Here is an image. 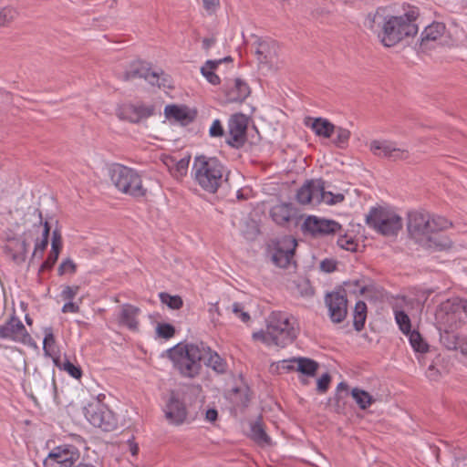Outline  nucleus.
<instances>
[{
  "label": "nucleus",
  "instance_id": "60",
  "mask_svg": "<svg viewBox=\"0 0 467 467\" xmlns=\"http://www.w3.org/2000/svg\"><path fill=\"white\" fill-rule=\"evenodd\" d=\"M218 417V412L214 409H210L206 411L205 418L208 421L213 422L216 420Z\"/></svg>",
  "mask_w": 467,
  "mask_h": 467
},
{
  "label": "nucleus",
  "instance_id": "36",
  "mask_svg": "<svg viewBox=\"0 0 467 467\" xmlns=\"http://www.w3.org/2000/svg\"><path fill=\"white\" fill-rule=\"evenodd\" d=\"M367 318V305L363 301H358L354 308V327L360 331L363 329Z\"/></svg>",
  "mask_w": 467,
  "mask_h": 467
},
{
  "label": "nucleus",
  "instance_id": "59",
  "mask_svg": "<svg viewBox=\"0 0 467 467\" xmlns=\"http://www.w3.org/2000/svg\"><path fill=\"white\" fill-rule=\"evenodd\" d=\"M177 160L178 159L176 157L171 156V155H163L162 158H161V161H162L163 164L168 168L170 172L173 171L175 161Z\"/></svg>",
  "mask_w": 467,
  "mask_h": 467
},
{
  "label": "nucleus",
  "instance_id": "52",
  "mask_svg": "<svg viewBox=\"0 0 467 467\" xmlns=\"http://www.w3.org/2000/svg\"><path fill=\"white\" fill-rule=\"evenodd\" d=\"M331 381V377L328 373L323 374L318 379H317V389L319 393H325L328 389L329 383Z\"/></svg>",
  "mask_w": 467,
  "mask_h": 467
},
{
  "label": "nucleus",
  "instance_id": "9",
  "mask_svg": "<svg viewBox=\"0 0 467 467\" xmlns=\"http://www.w3.org/2000/svg\"><path fill=\"white\" fill-rule=\"evenodd\" d=\"M80 458V452L77 447L71 444H64L55 447L44 460L45 467H75Z\"/></svg>",
  "mask_w": 467,
  "mask_h": 467
},
{
  "label": "nucleus",
  "instance_id": "57",
  "mask_svg": "<svg viewBox=\"0 0 467 467\" xmlns=\"http://www.w3.org/2000/svg\"><path fill=\"white\" fill-rule=\"evenodd\" d=\"M320 268L326 273H331L336 270L337 264L334 260L325 259L320 263Z\"/></svg>",
  "mask_w": 467,
  "mask_h": 467
},
{
  "label": "nucleus",
  "instance_id": "12",
  "mask_svg": "<svg viewBox=\"0 0 467 467\" xmlns=\"http://www.w3.org/2000/svg\"><path fill=\"white\" fill-rule=\"evenodd\" d=\"M462 312L467 317V298L456 297L440 305L436 318L445 325L452 326L457 323L458 315Z\"/></svg>",
  "mask_w": 467,
  "mask_h": 467
},
{
  "label": "nucleus",
  "instance_id": "33",
  "mask_svg": "<svg viewBox=\"0 0 467 467\" xmlns=\"http://www.w3.org/2000/svg\"><path fill=\"white\" fill-rule=\"evenodd\" d=\"M251 435L253 440L262 446H269L271 444V438L265 431L263 424L257 420L251 425Z\"/></svg>",
  "mask_w": 467,
  "mask_h": 467
},
{
  "label": "nucleus",
  "instance_id": "18",
  "mask_svg": "<svg viewBox=\"0 0 467 467\" xmlns=\"http://www.w3.org/2000/svg\"><path fill=\"white\" fill-rule=\"evenodd\" d=\"M30 337L22 321L12 316L5 324L0 326V338L14 342L26 343Z\"/></svg>",
  "mask_w": 467,
  "mask_h": 467
},
{
  "label": "nucleus",
  "instance_id": "40",
  "mask_svg": "<svg viewBox=\"0 0 467 467\" xmlns=\"http://www.w3.org/2000/svg\"><path fill=\"white\" fill-rule=\"evenodd\" d=\"M394 316L396 323L403 334L410 333L411 330V324L409 316L402 310L394 309Z\"/></svg>",
  "mask_w": 467,
  "mask_h": 467
},
{
  "label": "nucleus",
  "instance_id": "7",
  "mask_svg": "<svg viewBox=\"0 0 467 467\" xmlns=\"http://www.w3.org/2000/svg\"><path fill=\"white\" fill-rule=\"evenodd\" d=\"M368 227L384 236L397 235L402 228L401 217L393 210L384 207H373L366 215Z\"/></svg>",
  "mask_w": 467,
  "mask_h": 467
},
{
  "label": "nucleus",
  "instance_id": "62",
  "mask_svg": "<svg viewBox=\"0 0 467 467\" xmlns=\"http://www.w3.org/2000/svg\"><path fill=\"white\" fill-rule=\"evenodd\" d=\"M223 62L222 59L219 60H207L202 67H205L208 69L215 70L217 67Z\"/></svg>",
  "mask_w": 467,
  "mask_h": 467
},
{
  "label": "nucleus",
  "instance_id": "38",
  "mask_svg": "<svg viewBox=\"0 0 467 467\" xmlns=\"http://www.w3.org/2000/svg\"><path fill=\"white\" fill-rule=\"evenodd\" d=\"M164 113L168 119H173L178 121H183L188 119V112L185 108L176 105H167Z\"/></svg>",
  "mask_w": 467,
  "mask_h": 467
},
{
  "label": "nucleus",
  "instance_id": "48",
  "mask_svg": "<svg viewBox=\"0 0 467 467\" xmlns=\"http://www.w3.org/2000/svg\"><path fill=\"white\" fill-rule=\"evenodd\" d=\"M58 255H59L58 252L54 253V251H52V249H51L47 258L40 265L39 272L50 270L54 266L56 262L57 261Z\"/></svg>",
  "mask_w": 467,
  "mask_h": 467
},
{
  "label": "nucleus",
  "instance_id": "14",
  "mask_svg": "<svg viewBox=\"0 0 467 467\" xmlns=\"http://www.w3.org/2000/svg\"><path fill=\"white\" fill-rule=\"evenodd\" d=\"M302 229L313 236H319L337 233L341 225L334 220L309 215L305 219Z\"/></svg>",
  "mask_w": 467,
  "mask_h": 467
},
{
  "label": "nucleus",
  "instance_id": "25",
  "mask_svg": "<svg viewBox=\"0 0 467 467\" xmlns=\"http://www.w3.org/2000/svg\"><path fill=\"white\" fill-rule=\"evenodd\" d=\"M153 109L144 105H128L123 107L119 116L130 122L137 123L152 115Z\"/></svg>",
  "mask_w": 467,
  "mask_h": 467
},
{
  "label": "nucleus",
  "instance_id": "23",
  "mask_svg": "<svg viewBox=\"0 0 467 467\" xmlns=\"http://www.w3.org/2000/svg\"><path fill=\"white\" fill-rule=\"evenodd\" d=\"M250 94L249 86L240 78H235L225 88L226 102H243Z\"/></svg>",
  "mask_w": 467,
  "mask_h": 467
},
{
  "label": "nucleus",
  "instance_id": "28",
  "mask_svg": "<svg viewBox=\"0 0 467 467\" xmlns=\"http://www.w3.org/2000/svg\"><path fill=\"white\" fill-rule=\"evenodd\" d=\"M294 213L295 210L291 203L276 204L270 211L272 219L279 225H285L289 223Z\"/></svg>",
  "mask_w": 467,
  "mask_h": 467
},
{
  "label": "nucleus",
  "instance_id": "1",
  "mask_svg": "<svg viewBox=\"0 0 467 467\" xmlns=\"http://www.w3.org/2000/svg\"><path fill=\"white\" fill-rule=\"evenodd\" d=\"M419 11L416 7L409 9L400 16H389L383 17L378 12L368 17L369 27L377 31L376 25L380 26L378 36L380 42L387 47H391L399 44L407 37L414 36L419 31L417 19Z\"/></svg>",
  "mask_w": 467,
  "mask_h": 467
},
{
  "label": "nucleus",
  "instance_id": "35",
  "mask_svg": "<svg viewBox=\"0 0 467 467\" xmlns=\"http://www.w3.org/2000/svg\"><path fill=\"white\" fill-rule=\"evenodd\" d=\"M56 366L61 370L66 371L70 377L79 379L82 377V369L78 365L73 364L70 360L65 359L63 361L58 358L54 359Z\"/></svg>",
  "mask_w": 467,
  "mask_h": 467
},
{
  "label": "nucleus",
  "instance_id": "37",
  "mask_svg": "<svg viewBox=\"0 0 467 467\" xmlns=\"http://www.w3.org/2000/svg\"><path fill=\"white\" fill-rule=\"evenodd\" d=\"M334 134H336V137L332 140L333 144L339 149H346L351 136L350 130L340 126H336Z\"/></svg>",
  "mask_w": 467,
  "mask_h": 467
},
{
  "label": "nucleus",
  "instance_id": "29",
  "mask_svg": "<svg viewBox=\"0 0 467 467\" xmlns=\"http://www.w3.org/2000/svg\"><path fill=\"white\" fill-rule=\"evenodd\" d=\"M204 365L217 374H224L228 369L227 362L219 354L209 347V352L203 355Z\"/></svg>",
  "mask_w": 467,
  "mask_h": 467
},
{
  "label": "nucleus",
  "instance_id": "5",
  "mask_svg": "<svg viewBox=\"0 0 467 467\" xmlns=\"http://www.w3.org/2000/svg\"><path fill=\"white\" fill-rule=\"evenodd\" d=\"M192 172L196 183L209 193H215L229 175L227 168L217 158L204 155L194 158Z\"/></svg>",
  "mask_w": 467,
  "mask_h": 467
},
{
  "label": "nucleus",
  "instance_id": "61",
  "mask_svg": "<svg viewBox=\"0 0 467 467\" xmlns=\"http://www.w3.org/2000/svg\"><path fill=\"white\" fill-rule=\"evenodd\" d=\"M206 10H213L219 5V0H202Z\"/></svg>",
  "mask_w": 467,
  "mask_h": 467
},
{
  "label": "nucleus",
  "instance_id": "54",
  "mask_svg": "<svg viewBox=\"0 0 467 467\" xmlns=\"http://www.w3.org/2000/svg\"><path fill=\"white\" fill-rule=\"evenodd\" d=\"M224 133L223 125L219 119H214L210 127L209 134L211 137H222Z\"/></svg>",
  "mask_w": 467,
  "mask_h": 467
},
{
  "label": "nucleus",
  "instance_id": "55",
  "mask_svg": "<svg viewBox=\"0 0 467 467\" xmlns=\"http://www.w3.org/2000/svg\"><path fill=\"white\" fill-rule=\"evenodd\" d=\"M62 247L61 235L58 231L55 230L52 234L51 249L52 251L60 253Z\"/></svg>",
  "mask_w": 467,
  "mask_h": 467
},
{
  "label": "nucleus",
  "instance_id": "49",
  "mask_svg": "<svg viewBox=\"0 0 467 467\" xmlns=\"http://www.w3.org/2000/svg\"><path fill=\"white\" fill-rule=\"evenodd\" d=\"M78 291H79V286H78V285H74V286L66 285L63 287L60 296L64 300L72 301L75 298V296L78 294Z\"/></svg>",
  "mask_w": 467,
  "mask_h": 467
},
{
  "label": "nucleus",
  "instance_id": "24",
  "mask_svg": "<svg viewBox=\"0 0 467 467\" xmlns=\"http://www.w3.org/2000/svg\"><path fill=\"white\" fill-rule=\"evenodd\" d=\"M445 33L442 23L434 22L424 28L420 35V47L422 50L431 48L432 43L438 41Z\"/></svg>",
  "mask_w": 467,
  "mask_h": 467
},
{
  "label": "nucleus",
  "instance_id": "10",
  "mask_svg": "<svg viewBox=\"0 0 467 467\" xmlns=\"http://www.w3.org/2000/svg\"><path fill=\"white\" fill-rule=\"evenodd\" d=\"M369 150L379 158L392 161L407 160L410 152L407 149L400 147L396 142L388 140H373L368 144Z\"/></svg>",
  "mask_w": 467,
  "mask_h": 467
},
{
  "label": "nucleus",
  "instance_id": "11",
  "mask_svg": "<svg viewBox=\"0 0 467 467\" xmlns=\"http://www.w3.org/2000/svg\"><path fill=\"white\" fill-rule=\"evenodd\" d=\"M296 246V240L290 235L279 238L275 244L272 254L274 264L281 268L290 265L293 263Z\"/></svg>",
  "mask_w": 467,
  "mask_h": 467
},
{
  "label": "nucleus",
  "instance_id": "41",
  "mask_svg": "<svg viewBox=\"0 0 467 467\" xmlns=\"http://www.w3.org/2000/svg\"><path fill=\"white\" fill-rule=\"evenodd\" d=\"M161 302L167 305L171 309H180L182 305V299L179 296H171L168 293L161 292L159 295Z\"/></svg>",
  "mask_w": 467,
  "mask_h": 467
},
{
  "label": "nucleus",
  "instance_id": "39",
  "mask_svg": "<svg viewBox=\"0 0 467 467\" xmlns=\"http://www.w3.org/2000/svg\"><path fill=\"white\" fill-rule=\"evenodd\" d=\"M409 337L410 343L412 348L420 353H425L428 351V345L422 339L420 334L416 330H410V333L405 334Z\"/></svg>",
  "mask_w": 467,
  "mask_h": 467
},
{
  "label": "nucleus",
  "instance_id": "2",
  "mask_svg": "<svg viewBox=\"0 0 467 467\" xmlns=\"http://www.w3.org/2000/svg\"><path fill=\"white\" fill-rule=\"evenodd\" d=\"M450 225V222L442 216L420 212L409 214L408 231L410 236L427 248L445 249L447 244L440 241L436 234Z\"/></svg>",
  "mask_w": 467,
  "mask_h": 467
},
{
  "label": "nucleus",
  "instance_id": "32",
  "mask_svg": "<svg viewBox=\"0 0 467 467\" xmlns=\"http://www.w3.org/2000/svg\"><path fill=\"white\" fill-rule=\"evenodd\" d=\"M50 233V226L47 222H45L44 227H42L41 238L36 237L35 241V248L32 254V259L36 256H42L43 252L46 250L48 244V237Z\"/></svg>",
  "mask_w": 467,
  "mask_h": 467
},
{
  "label": "nucleus",
  "instance_id": "58",
  "mask_svg": "<svg viewBox=\"0 0 467 467\" xmlns=\"http://www.w3.org/2000/svg\"><path fill=\"white\" fill-rule=\"evenodd\" d=\"M79 306L72 301H67L63 306L61 311L63 313H78Z\"/></svg>",
  "mask_w": 467,
  "mask_h": 467
},
{
  "label": "nucleus",
  "instance_id": "17",
  "mask_svg": "<svg viewBox=\"0 0 467 467\" xmlns=\"http://www.w3.org/2000/svg\"><path fill=\"white\" fill-rule=\"evenodd\" d=\"M162 71L151 70L148 64L143 61H134L130 65V67L123 73L122 78L126 81L134 78H144L152 85L160 86V77Z\"/></svg>",
  "mask_w": 467,
  "mask_h": 467
},
{
  "label": "nucleus",
  "instance_id": "56",
  "mask_svg": "<svg viewBox=\"0 0 467 467\" xmlns=\"http://www.w3.org/2000/svg\"><path fill=\"white\" fill-rule=\"evenodd\" d=\"M278 368L285 371L296 370V363L295 361V358L280 361L278 364Z\"/></svg>",
  "mask_w": 467,
  "mask_h": 467
},
{
  "label": "nucleus",
  "instance_id": "16",
  "mask_svg": "<svg viewBox=\"0 0 467 467\" xmlns=\"http://www.w3.org/2000/svg\"><path fill=\"white\" fill-rule=\"evenodd\" d=\"M329 317L335 323L342 322L348 314V300L344 291L332 292L326 296Z\"/></svg>",
  "mask_w": 467,
  "mask_h": 467
},
{
  "label": "nucleus",
  "instance_id": "27",
  "mask_svg": "<svg viewBox=\"0 0 467 467\" xmlns=\"http://www.w3.org/2000/svg\"><path fill=\"white\" fill-rule=\"evenodd\" d=\"M28 243L26 240L13 239L8 241L5 246L6 254L16 264L26 261L28 252Z\"/></svg>",
  "mask_w": 467,
  "mask_h": 467
},
{
  "label": "nucleus",
  "instance_id": "63",
  "mask_svg": "<svg viewBox=\"0 0 467 467\" xmlns=\"http://www.w3.org/2000/svg\"><path fill=\"white\" fill-rule=\"evenodd\" d=\"M304 290L301 291V295L304 296H311L314 295V289L309 285L307 282L303 284Z\"/></svg>",
  "mask_w": 467,
  "mask_h": 467
},
{
  "label": "nucleus",
  "instance_id": "8",
  "mask_svg": "<svg viewBox=\"0 0 467 467\" xmlns=\"http://www.w3.org/2000/svg\"><path fill=\"white\" fill-rule=\"evenodd\" d=\"M85 417L94 427L105 431H113L117 426L114 413L99 400L89 402L84 408Z\"/></svg>",
  "mask_w": 467,
  "mask_h": 467
},
{
  "label": "nucleus",
  "instance_id": "20",
  "mask_svg": "<svg viewBox=\"0 0 467 467\" xmlns=\"http://www.w3.org/2000/svg\"><path fill=\"white\" fill-rule=\"evenodd\" d=\"M164 413L170 423L180 425L184 422L187 417V410L183 402L174 395H171L165 406Z\"/></svg>",
  "mask_w": 467,
  "mask_h": 467
},
{
  "label": "nucleus",
  "instance_id": "34",
  "mask_svg": "<svg viewBox=\"0 0 467 467\" xmlns=\"http://www.w3.org/2000/svg\"><path fill=\"white\" fill-rule=\"evenodd\" d=\"M351 396L360 410L368 409L375 401L368 392L358 388L351 390Z\"/></svg>",
  "mask_w": 467,
  "mask_h": 467
},
{
  "label": "nucleus",
  "instance_id": "6",
  "mask_svg": "<svg viewBox=\"0 0 467 467\" xmlns=\"http://www.w3.org/2000/svg\"><path fill=\"white\" fill-rule=\"evenodd\" d=\"M109 176L111 183L123 194L133 198H141L147 193L141 176L132 168L113 164L109 170Z\"/></svg>",
  "mask_w": 467,
  "mask_h": 467
},
{
  "label": "nucleus",
  "instance_id": "64",
  "mask_svg": "<svg viewBox=\"0 0 467 467\" xmlns=\"http://www.w3.org/2000/svg\"><path fill=\"white\" fill-rule=\"evenodd\" d=\"M214 43H215L214 38H204L202 40V47L204 49H209L214 45Z\"/></svg>",
  "mask_w": 467,
  "mask_h": 467
},
{
  "label": "nucleus",
  "instance_id": "45",
  "mask_svg": "<svg viewBox=\"0 0 467 467\" xmlns=\"http://www.w3.org/2000/svg\"><path fill=\"white\" fill-rule=\"evenodd\" d=\"M189 162L190 157L178 159L175 161L173 171H171V173L176 178L185 175L188 170Z\"/></svg>",
  "mask_w": 467,
  "mask_h": 467
},
{
  "label": "nucleus",
  "instance_id": "21",
  "mask_svg": "<svg viewBox=\"0 0 467 467\" xmlns=\"http://www.w3.org/2000/svg\"><path fill=\"white\" fill-rule=\"evenodd\" d=\"M254 45V53L260 63H272L277 57L279 47L275 40L270 38L258 39Z\"/></svg>",
  "mask_w": 467,
  "mask_h": 467
},
{
  "label": "nucleus",
  "instance_id": "42",
  "mask_svg": "<svg viewBox=\"0 0 467 467\" xmlns=\"http://www.w3.org/2000/svg\"><path fill=\"white\" fill-rule=\"evenodd\" d=\"M55 344L56 339L53 333V328L51 327H45L43 349L47 355H51V353L54 351Z\"/></svg>",
  "mask_w": 467,
  "mask_h": 467
},
{
  "label": "nucleus",
  "instance_id": "26",
  "mask_svg": "<svg viewBox=\"0 0 467 467\" xmlns=\"http://www.w3.org/2000/svg\"><path fill=\"white\" fill-rule=\"evenodd\" d=\"M140 313V309L139 307L130 304H124L120 308L119 323L130 330L136 331L139 328L138 317Z\"/></svg>",
  "mask_w": 467,
  "mask_h": 467
},
{
  "label": "nucleus",
  "instance_id": "50",
  "mask_svg": "<svg viewBox=\"0 0 467 467\" xmlns=\"http://www.w3.org/2000/svg\"><path fill=\"white\" fill-rule=\"evenodd\" d=\"M232 311L243 322H247L250 319L249 314L244 310V306L241 303L234 302L232 305Z\"/></svg>",
  "mask_w": 467,
  "mask_h": 467
},
{
  "label": "nucleus",
  "instance_id": "13",
  "mask_svg": "<svg viewBox=\"0 0 467 467\" xmlns=\"http://www.w3.org/2000/svg\"><path fill=\"white\" fill-rule=\"evenodd\" d=\"M247 126L248 118L244 114L236 113L232 115L228 120L227 143L234 148L242 147L246 140Z\"/></svg>",
  "mask_w": 467,
  "mask_h": 467
},
{
  "label": "nucleus",
  "instance_id": "30",
  "mask_svg": "<svg viewBox=\"0 0 467 467\" xmlns=\"http://www.w3.org/2000/svg\"><path fill=\"white\" fill-rule=\"evenodd\" d=\"M32 216L34 217V223L31 228L26 229L22 234V240L27 239L28 245L31 241H36V238L42 234V227H44L45 223L42 213L38 209H34Z\"/></svg>",
  "mask_w": 467,
  "mask_h": 467
},
{
  "label": "nucleus",
  "instance_id": "15",
  "mask_svg": "<svg viewBox=\"0 0 467 467\" xmlns=\"http://www.w3.org/2000/svg\"><path fill=\"white\" fill-rule=\"evenodd\" d=\"M308 185L311 189V197H313V206H317L320 203L334 205L342 202L345 199L342 193L327 192L325 188V182L321 179L310 180L308 181Z\"/></svg>",
  "mask_w": 467,
  "mask_h": 467
},
{
  "label": "nucleus",
  "instance_id": "19",
  "mask_svg": "<svg viewBox=\"0 0 467 467\" xmlns=\"http://www.w3.org/2000/svg\"><path fill=\"white\" fill-rule=\"evenodd\" d=\"M303 123L306 127L309 128L316 136L330 139L335 132L336 125L330 122L327 119L318 117H305Z\"/></svg>",
  "mask_w": 467,
  "mask_h": 467
},
{
  "label": "nucleus",
  "instance_id": "31",
  "mask_svg": "<svg viewBox=\"0 0 467 467\" xmlns=\"http://www.w3.org/2000/svg\"><path fill=\"white\" fill-rule=\"evenodd\" d=\"M295 361L296 363V371L308 376H315L317 368L318 363L308 358H295Z\"/></svg>",
  "mask_w": 467,
  "mask_h": 467
},
{
  "label": "nucleus",
  "instance_id": "4",
  "mask_svg": "<svg viewBox=\"0 0 467 467\" xmlns=\"http://www.w3.org/2000/svg\"><path fill=\"white\" fill-rule=\"evenodd\" d=\"M207 352L209 346L204 342L179 343L168 349L167 355L181 376L193 379L201 373L203 355Z\"/></svg>",
  "mask_w": 467,
  "mask_h": 467
},
{
  "label": "nucleus",
  "instance_id": "22",
  "mask_svg": "<svg viewBox=\"0 0 467 467\" xmlns=\"http://www.w3.org/2000/svg\"><path fill=\"white\" fill-rule=\"evenodd\" d=\"M30 390L38 396L44 397L51 394L56 389V381L52 377L45 378L40 372L35 371L29 380Z\"/></svg>",
  "mask_w": 467,
  "mask_h": 467
},
{
  "label": "nucleus",
  "instance_id": "51",
  "mask_svg": "<svg viewBox=\"0 0 467 467\" xmlns=\"http://www.w3.org/2000/svg\"><path fill=\"white\" fill-rule=\"evenodd\" d=\"M337 244L342 249L347 251H356L357 244L354 242L352 238H348L347 236H340L337 239Z\"/></svg>",
  "mask_w": 467,
  "mask_h": 467
},
{
  "label": "nucleus",
  "instance_id": "53",
  "mask_svg": "<svg viewBox=\"0 0 467 467\" xmlns=\"http://www.w3.org/2000/svg\"><path fill=\"white\" fill-rule=\"evenodd\" d=\"M201 73L209 83L213 85H218L220 83V78L214 73V70L202 67Z\"/></svg>",
  "mask_w": 467,
  "mask_h": 467
},
{
  "label": "nucleus",
  "instance_id": "43",
  "mask_svg": "<svg viewBox=\"0 0 467 467\" xmlns=\"http://www.w3.org/2000/svg\"><path fill=\"white\" fill-rule=\"evenodd\" d=\"M311 189L308 185V181L306 182L297 191L296 193V200L299 203L306 205V204H311L313 202V197H311Z\"/></svg>",
  "mask_w": 467,
  "mask_h": 467
},
{
  "label": "nucleus",
  "instance_id": "3",
  "mask_svg": "<svg viewBox=\"0 0 467 467\" xmlns=\"http://www.w3.org/2000/svg\"><path fill=\"white\" fill-rule=\"evenodd\" d=\"M297 332L296 317L285 312L274 311L267 318L266 329L254 332L253 338L267 346L284 348L296 339Z\"/></svg>",
  "mask_w": 467,
  "mask_h": 467
},
{
  "label": "nucleus",
  "instance_id": "47",
  "mask_svg": "<svg viewBox=\"0 0 467 467\" xmlns=\"http://www.w3.org/2000/svg\"><path fill=\"white\" fill-rule=\"evenodd\" d=\"M76 270H77V265L71 259L64 260L60 264V265L57 269L59 275H63L65 274L72 275V274H75Z\"/></svg>",
  "mask_w": 467,
  "mask_h": 467
},
{
  "label": "nucleus",
  "instance_id": "44",
  "mask_svg": "<svg viewBox=\"0 0 467 467\" xmlns=\"http://www.w3.org/2000/svg\"><path fill=\"white\" fill-rule=\"evenodd\" d=\"M17 16V11L12 6L0 8V27L11 23Z\"/></svg>",
  "mask_w": 467,
  "mask_h": 467
},
{
  "label": "nucleus",
  "instance_id": "46",
  "mask_svg": "<svg viewBox=\"0 0 467 467\" xmlns=\"http://www.w3.org/2000/svg\"><path fill=\"white\" fill-rule=\"evenodd\" d=\"M156 333L158 337L169 339L175 334L174 327L168 323H160L157 325Z\"/></svg>",
  "mask_w": 467,
  "mask_h": 467
}]
</instances>
